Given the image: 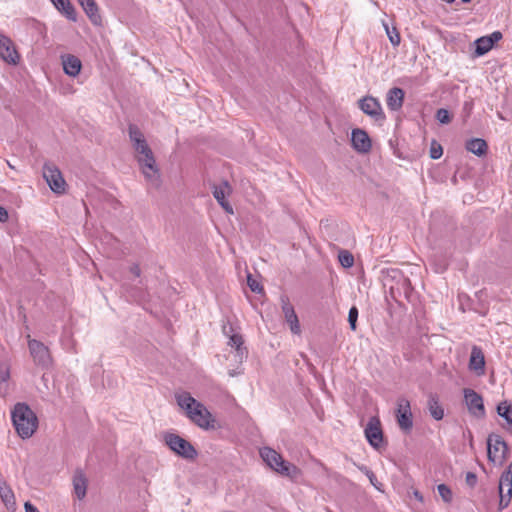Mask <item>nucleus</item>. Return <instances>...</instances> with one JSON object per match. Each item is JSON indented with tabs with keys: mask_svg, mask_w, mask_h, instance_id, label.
<instances>
[{
	"mask_svg": "<svg viewBox=\"0 0 512 512\" xmlns=\"http://www.w3.org/2000/svg\"><path fill=\"white\" fill-rule=\"evenodd\" d=\"M175 399L178 406L185 411L190 421L199 428L204 430L216 428V420L213 415L204 404L197 401L189 392H177L175 393Z\"/></svg>",
	"mask_w": 512,
	"mask_h": 512,
	"instance_id": "f257e3e1",
	"label": "nucleus"
},
{
	"mask_svg": "<svg viewBox=\"0 0 512 512\" xmlns=\"http://www.w3.org/2000/svg\"><path fill=\"white\" fill-rule=\"evenodd\" d=\"M11 418L17 434L22 439H28L38 428V418L26 403H17L12 412Z\"/></svg>",
	"mask_w": 512,
	"mask_h": 512,
	"instance_id": "f03ea898",
	"label": "nucleus"
},
{
	"mask_svg": "<svg viewBox=\"0 0 512 512\" xmlns=\"http://www.w3.org/2000/svg\"><path fill=\"white\" fill-rule=\"evenodd\" d=\"M263 461L278 474L296 481L301 476V470L294 464L286 461L283 457L270 447L260 450Z\"/></svg>",
	"mask_w": 512,
	"mask_h": 512,
	"instance_id": "7ed1b4c3",
	"label": "nucleus"
},
{
	"mask_svg": "<svg viewBox=\"0 0 512 512\" xmlns=\"http://www.w3.org/2000/svg\"><path fill=\"white\" fill-rule=\"evenodd\" d=\"M163 440L169 449L179 457L192 461L198 456L195 447L178 434L167 432L164 434Z\"/></svg>",
	"mask_w": 512,
	"mask_h": 512,
	"instance_id": "20e7f679",
	"label": "nucleus"
},
{
	"mask_svg": "<svg viewBox=\"0 0 512 512\" xmlns=\"http://www.w3.org/2000/svg\"><path fill=\"white\" fill-rule=\"evenodd\" d=\"M42 174L52 192L58 195L66 193L67 183L60 169L56 165L52 163H45L43 165Z\"/></svg>",
	"mask_w": 512,
	"mask_h": 512,
	"instance_id": "39448f33",
	"label": "nucleus"
},
{
	"mask_svg": "<svg viewBox=\"0 0 512 512\" xmlns=\"http://www.w3.org/2000/svg\"><path fill=\"white\" fill-rule=\"evenodd\" d=\"M136 160L146 182L154 187L159 186L161 174L154 153L138 157Z\"/></svg>",
	"mask_w": 512,
	"mask_h": 512,
	"instance_id": "423d86ee",
	"label": "nucleus"
},
{
	"mask_svg": "<svg viewBox=\"0 0 512 512\" xmlns=\"http://www.w3.org/2000/svg\"><path fill=\"white\" fill-rule=\"evenodd\" d=\"M396 419L400 429L409 433L413 428V415L410 401L405 397L397 399Z\"/></svg>",
	"mask_w": 512,
	"mask_h": 512,
	"instance_id": "0eeeda50",
	"label": "nucleus"
},
{
	"mask_svg": "<svg viewBox=\"0 0 512 512\" xmlns=\"http://www.w3.org/2000/svg\"><path fill=\"white\" fill-rule=\"evenodd\" d=\"M30 355L36 365L42 368H48L52 364V357L46 345L36 339L28 340Z\"/></svg>",
	"mask_w": 512,
	"mask_h": 512,
	"instance_id": "6e6552de",
	"label": "nucleus"
},
{
	"mask_svg": "<svg viewBox=\"0 0 512 512\" xmlns=\"http://www.w3.org/2000/svg\"><path fill=\"white\" fill-rule=\"evenodd\" d=\"M488 459L493 463L501 464L506 458L508 446L499 436L491 434L487 440Z\"/></svg>",
	"mask_w": 512,
	"mask_h": 512,
	"instance_id": "1a4fd4ad",
	"label": "nucleus"
},
{
	"mask_svg": "<svg viewBox=\"0 0 512 512\" xmlns=\"http://www.w3.org/2000/svg\"><path fill=\"white\" fill-rule=\"evenodd\" d=\"M129 139L135 153V158L147 156L153 153L144 134L135 125H130L128 128Z\"/></svg>",
	"mask_w": 512,
	"mask_h": 512,
	"instance_id": "9d476101",
	"label": "nucleus"
},
{
	"mask_svg": "<svg viewBox=\"0 0 512 512\" xmlns=\"http://www.w3.org/2000/svg\"><path fill=\"white\" fill-rule=\"evenodd\" d=\"M463 393L469 413L476 418H483L485 416V408L482 396L470 388L464 389Z\"/></svg>",
	"mask_w": 512,
	"mask_h": 512,
	"instance_id": "9b49d317",
	"label": "nucleus"
},
{
	"mask_svg": "<svg viewBox=\"0 0 512 512\" xmlns=\"http://www.w3.org/2000/svg\"><path fill=\"white\" fill-rule=\"evenodd\" d=\"M351 146L359 154H368L372 149V140L365 130L355 128L351 131Z\"/></svg>",
	"mask_w": 512,
	"mask_h": 512,
	"instance_id": "f8f14e48",
	"label": "nucleus"
},
{
	"mask_svg": "<svg viewBox=\"0 0 512 512\" xmlns=\"http://www.w3.org/2000/svg\"><path fill=\"white\" fill-rule=\"evenodd\" d=\"M0 58L8 64L16 65L20 61V55L13 43V41L0 34Z\"/></svg>",
	"mask_w": 512,
	"mask_h": 512,
	"instance_id": "ddd939ff",
	"label": "nucleus"
},
{
	"mask_svg": "<svg viewBox=\"0 0 512 512\" xmlns=\"http://www.w3.org/2000/svg\"><path fill=\"white\" fill-rule=\"evenodd\" d=\"M364 432L367 441L372 447L377 449L382 445L383 432L380 420L377 417L370 418Z\"/></svg>",
	"mask_w": 512,
	"mask_h": 512,
	"instance_id": "4468645a",
	"label": "nucleus"
},
{
	"mask_svg": "<svg viewBox=\"0 0 512 512\" xmlns=\"http://www.w3.org/2000/svg\"><path fill=\"white\" fill-rule=\"evenodd\" d=\"M359 108L363 113L375 120H383L385 118L380 102L371 96H366L359 100Z\"/></svg>",
	"mask_w": 512,
	"mask_h": 512,
	"instance_id": "2eb2a0df",
	"label": "nucleus"
},
{
	"mask_svg": "<svg viewBox=\"0 0 512 512\" xmlns=\"http://www.w3.org/2000/svg\"><path fill=\"white\" fill-rule=\"evenodd\" d=\"M213 196L219 205L223 208L225 212L228 214H233L234 210L232 205L228 202L227 198L232 193V187L228 184V182H222L213 187Z\"/></svg>",
	"mask_w": 512,
	"mask_h": 512,
	"instance_id": "dca6fc26",
	"label": "nucleus"
},
{
	"mask_svg": "<svg viewBox=\"0 0 512 512\" xmlns=\"http://www.w3.org/2000/svg\"><path fill=\"white\" fill-rule=\"evenodd\" d=\"M502 39V33L494 31L490 35L482 36L474 41L475 45V56H483L488 53L496 42Z\"/></svg>",
	"mask_w": 512,
	"mask_h": 512,
	"instance_id": "f3484780",
	"label": "nucleus"
},
{
	"mask_svg": "<svg viewBox=\"0 0 512 512\" xmlns=\"http://www.w3.org/2000/svg\"><path fill=\"white\" fill-rule=\"evenodd\" d=\"M280 300L285 320L289 324L291 332L293 334L299 335L301 333L299 320L293 306L289 301V298L287 296H281Z\"/></svg>",
	"mask_w": 512,
	"mask_h": 512,
	"instance_id": "a211bd4d",
	"label": "nucleus"
},
{
	"mask_svg": "<svg viewBox=\"0 0 512 512\" xmlns=\"http://www.w3.org/2000/svg\"><path fill=\"white\" fill-rule=\"evenodd\" d=\"M53 7L68 21H77V11L71 0H49Z\"/></svg>",
	"mask_w": 512,
	"mask_h": 512,
	"instance_id": "6ab92c4d",
	"label": "nucleus"
},
{
	"mask_svg": "<svg viewBox=\"0 0 512 512\" xmlns=\"http://www.w3.org/2000/svg\"><path fill=\"white\" fill-rule=\"evenodd\" d=\"M469 369L478 376L485 374V358L481 348L473 346L471 350Z\"/></svg>",
	"mask_w": 512,
	"mask_h": 512,
	"instance_id": "aec40b11",
	"label": "nucleus"
},
{
	"mask_svg": "<svg viewBox=\"0 0 512 512\" xmlns=\"http://www.w3.org/2000/svg\"><path fill=\"white\" fill-rule=\"evenodd\" d=\"M61 63L66 75L76 77L80 74L82 63L78 57L71 54L62 55Z\"/></svg>",
	"mask_w": 512,
	"mask_h": 512,
	"instance_id": "412c9836",
	"label": "nucleus"
},
{
	"mask_svg": "<svg viewBox=\"0 0 512 512\" xmlns=\"http://www.w3.org/2000/svg\"><path fill=\"white\" fill-rule=\"evenodd\" d=\"M223 332L224 334L229 335L228 345L235 348L237 356L241 361L247 354L246 348L243 347L244 341L242 336L238 333H234V329L231 326L229 327V330H227L226 326H223Z\"/></svg>",
	"mask_w": 512,
	"mask_h": 512,
	"instance_id": "4be33fe9",
	"label": "nucleus"
},
{
	"mask_svg": "<svg viewBox=\"0 0 512 512\" xmlns=\"http://www.w3.org/2000/svg\"><path fill=\"white\" fill-rule=\"evenodd\" d=\"M79 4L85 11L87 17L94 25L101 24V16L99 14V9L94 0H78Z\"/></svg>",
	"mask_w": 512,
	"mask_h": 512,
	"instance_id": "5701e85b",
	"label": "nucleus"
},
{
	"mask_svg": "<svg viewBox=\"0 0 512 512\" xmlns=\"http://www.w3.org/2000/svg\"><path fill=\"white\" fill-rule=\"evenodd\" d=\"M74 493L79 500L86 496L87 478L81 470H76L73 476Z\"/></svg>",
	"mask_w": 512,
	"mask_h": 512,
	"instance_id": "b1692460",
	"label": "nucleus"
},
{
	"mask_svg": "<svg viewBox=\"0 0 512 512\" xmlns=\"http://www.w3.org/2000/svg\"><path fill=\"white\" fill-rule=\"evenodd\" d=\"M404 101V91L401 88H392L387 93V106L392 111L399 110Z\"/></svg>",
	"mask_w": 512,
	"mask_h": 512,
	"instance_id": "393cba45",
	"label": "nucleus"
},
{
	"mask_svg": "<svg viewBox=\"0 0 512 512\" xmlns=\"http://www.w3.org/2000/svg\"><path fill=\"white\" fill-rule=\"evenodd\" d=\"M427 407L431 417L437 421L442 420L444 417V409L439 402V398L435 394H430L428 397Z\"/></svg>",
	"mask_w": 512,
	"mask_h": 512,
	"instance_id": "a878e982",
	"label": "nucleus"
},
{
	"mask_svg": "<svg viewBox=\"0 0 512 512\" xmlns=\"http://www.w3.org/2000/svg\"><path fill=\"white\" fill-rule=\"evenodd\" d=\"M466 149L474 155L481 157L487 153V143L484 139L473 138L466 142Z\"/></svg>",
	"mask_w": 512,
	"mask_h": 512,
	"instance_id": "bb28decb",
	"label": "nucleus"
},
{
	"mask_svg": "<svg viewBox=\"0 0 512 512\" xmlns=\"http://www.w3.org/2000/svg\"><path fill=\"white\" fill-rule=\"evenodd\" d=\"M499 494H500V508H505L510 503L512 497V481H509L507 486H504V478L500 477L499 480Z\"/></svg>",
	"mask_w": 512,
	"mask_h": 512,
	"instance_id": "cd10ccee",
	"label": "nucleus"
},
{
	"mask_svg": "<svg viewBox=\"0 0 512 512\" xmlns=\"http://www.w3.org/2000/svg\"><path fill=\"white\" fill-rule=\"evenodd\" d=\"M497 413L507 423V429L512 432V404L507 401L501 402L497 406Z\"/></svg>",
	"mask_w": 512,
	"mask_h": 512,
	"instance_id": "c85d7f7f",
	"label": "nucleus"
},
{
	"mask_svg": "<svg viewBox=\"0 0 512 512\" xmlns=\"http://www.w3.org/2000/svg\"><path fill=\"white\" fill-rule=\"evenodd\" d=\"M338 259L344 268H351L354 265V257L348 250H340Z\"/></svg>",
	"mask_w": 512,
	"mask_h": 512,
	"instance_id": "c756f323",
	"label": "nucleus"
},
{
	"mask_svg": "<svg viewBox=\"0 0 512 512\" xmlns=\"http://www.w3.org/2000/svg\"><path fill=\"white\" fill-rule=\"evenodd\" d=\"M10 378V366L7 363H0V391H6V383Z\"/></svg>",
	"mask_w": 512,
	"mask_h": 512,
	"instance_id": "7c9ffc66",
	"label": "nucleus"
},
{
	"mask_svg": "<svg viewBox=\"0 0 512 512\" xmlns=\"http://www.w3.org/2000/svg\"><path fill=\"white\" fill-rule=\"evenodd\" d=\"M0 497L6 505L14 504L15 502L12 490L5 483L0 484Z\"/></svg>",
	"mask_w": 512,
	"mask_h": 512,
	"instance_id": "2f4dec72",
	"label": "nucleus"
},
{
	"mask_svg": "<svg viewBox=\"0 0 512 512\" xmlns=\"http://www.w3.org/2000/svg\"><path fill=\"white\" fill-rule=\"evenodd\" d=\"M384 28L391 44L393 46H398L400 44L401 38L397 29L395 27L390 29L387 24H384Z\"/></svg>",
	"mask_w": 512,
	"mask_h": 512,
	"instance_id": "473e14b6",
	"label": "nucleus"
},
{
	"mask_svg": "<svg viewBox=\"0 0 512 512\" xmlns=\"http://www.w3.org/2000/svg\"><path fill=\"white\" fill-rule=\"evenodd\" d=\"M437 490L444 502L449 503L452 500V491L446 484H439Z\"/></svg>",
	"mask_w": 512,
	"mask_h": 512,
	"instance_id": "72a5a7b5",
	"label": "nucleus"
},
{
	"mask_svg": "<svg viewBox=\"0 0 512 512\" xmlns=\"http://www.w3.org/2000/svg\"><path fill=\"white\" fill-rule=\"evenodd\" d=\"M358 309L356 306H352L348 313V322L352 331L357 328Z\"/></svg>",
	"mask_w": 512,
	"mask_h": 512,
	"instance_id": "f704fd0d",
	"label": "nucleus"
},
{
	"mask_svg": "<svg viewBox=\"0 0 512 512\" xmlns=\"http://www.w3.org/2000/svg\"><path fill=\"white\" fill-rule=\"evenodd\" d=\"M247 285L249 286V288L251 289L252 292H255V293L263 292L262 285H260V283L256 279H254L251 274L247 275Z\"/></svg>",
	"mask_w": 512,
	"mask_h": 512,
	"instance_id": "c9c22d12",
	"label": "nucleus"
},
{
	"mask_svg": "<svg viewBox=\"0 0 512 512\" xmlns=\"http://www.w3.org/2000/svg\"><path fill=\"white\" fill-rule=\"evenodd\" d=\"M443 154V149L440 144L433 142L430 148V157L432 159H439Z\"/></svg>",
	"mask_w": 512,
	"mask_h": 512,
	"instance_id": "e433bc0d",
	"label": "nucleus"
},
{
	"mask_svg": "<svg viewBox=\"0 0 512 512\" xmlns=\"http://www.w3.org/2000/svg\"><path fill=\"white\" fill-rule=\"evenodd\" d=\"M437 120L442 124H448L450 122V115L448 110L446 109H439L436 113Z\"/></svg>",
	"mask_w": 512,
	"mask_h": 512,
	"instance_id": "4c0bfd02",
	"label": "nucleus"
},
{
	"mask_svg": "<svg viewBox=\"0 0 512 512\" xmlns=\"http://www.w3.org/2000/svg\"><path fill=\"white\" fill-rule=\"evenodd\" d=\"M501 477L504 478V486H507L509 481H512V462L509 464L507 470L502 473Z\"/></svg>",
	"mask_w": 512,
	"mask_h": 512,
	"instance_id": "58836bf2",
	"label": "nucleus"
},
{
	"mask_svg": "<svg viewBox=\"0 0 512 512\" xmlns=\"http://www.w3.org/2000/svg\"><path fill=\"white\" fill-rule=\"evenodd\" d=\"M465 480H466V483L468 486L474 487L477 483V476H476V474H474L472 472H468L466 474Z\"/></svg>",
	"mask_w": 512,
	"mask_h": 512,
	"instance_id": "ea45409f",
	"label": "nucleus"
},
{
	"mask_svg": "<svg viewBox=\"0 0 512 512\" xmlns=\"http://www.w3.org/2000/svg\"><path fill=\"white\" fill-rule=\"evenodd\" d=\"M129 271L135 276L140 277L141 276V269L139 264L135 263L130 266Z\"/></svg>",
	"mask_w": 512,
	"mask_h": 512,
	"instance_id": "a19ab883",
	"label": "nucleus"
},
{
	"mask_svg": "<svg viewBox=\"0 0 512 512\" xmlns=\"http://www.w3.org/2000/svg\"><path fill=\"white\" fill-rule=\"evenodd\" d=\"M8 221V211L0 206V222L4 223Z\"/></svg>",
	"mask_w": 512,
	"mask_h": 512,
	"instance_id": "79ce46f5",
	"label": "nucleus"
},
{
	"mask_svg": "<svg viewBox=\"0 0 512 512\" xmlns=\"http://www.w3.org/2000/svg\"><path fill=\"white\" fill-rule=\"evenodd\" d=\"M25 512H40L33 504L30 502H25L24 504Z\"/></svg>",
	"mask_w": 512,
	"mask_h": 512,
	"instance_id": "37998d69",
	"label": "nucleus"
},
{
	"mask_svg": "<svg viewBox=\"0 0 512 512\" xmlns=\"http://www.w3.org/2000/svg\"><path fill=\"white\" fill-rule=\"evenodd\" d=\"M366 476L368 477V479H369L370 483H371L375 488H377V489H378V486H377V478H376L375 474L371 471V472H370V473H368Z\"/></svg>",
	"mask_w": 512,
	"mask_h": 512,
	"instance_id": "c03bdc74",
	"label": "nucleus"
},
{
	"mask_svg": "<svg viewBox=\"0 0 512 512\" xmlns=\"http://www.w3.org/2000/svg\"><path fill=\"white\" fill-rule=\"evenodd\" d=\"M358 469L363 472L365 475L371 472V470L365 465H357Z\"/></svg>",
	"mask_w": 512,
	"mask_h": 512,
	"instance_id": "a18cd8bd",
	"label": "nucleus"
},
{
	"mask_svg": "<svg viewBox=\"0 0 512 512\" xmlns=\"http://www.w3.org/2000/svg\"><path fill=\"white\" fill-rule=\"evenodd\" d=\"M415 497L418 498L419 500H422V495L418 492V491H415L414 493Z\"/></svg>",
	"mask_w": 512,
	"mask_h": 512,
	"instance_id": "49530a36",
	"label": "nucleus"
},
{
	"mask_svg": "<svg viewBox=\"0 0 512 512\" xmlns=\"http://www.w3.org/2000/svg\"><path fill=\"white\" fill-rule=\"evenodd\" d=\"M461 1H462V2H464V3H469V2H471L472 0H461Z\"/></svg>",
	"mask_w": 512,
	"mask_h": 512,
	"instance_id": "de8ad7c7",
	"label": "nucleus"
},
{
	"mask_svg": "<svg viewBox=\"0 0 512 512\" xmlns=\"http://www.w3.org/2000/svg\"><path fill=\"white\" fill-rule=\"evenodd\" d=\"M447 3H453L455 0H445Z\"/></svg>",
	"mask_w": 512,
	"mask_h": 512,
	"instance_id": "09e8293b",
	"label": "nucleus"
}]
</instances>
